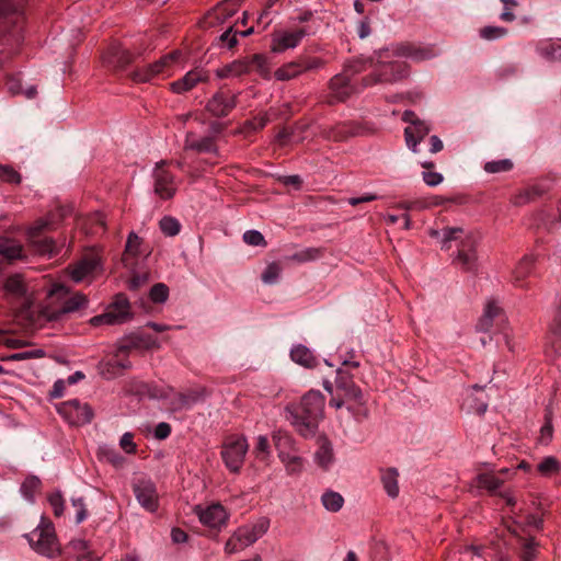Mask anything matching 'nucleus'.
I'll return each mask as SVG.
<instances>
[{
	"instance_id": "44",
	"label": "nucleus",
	"mask_w": 561,
	"mask_h": 561,
	"mask_svg": "<svg viewBox=\"0 0 561 561\" xmlns=\"http://www.w3.org/2000/svg\"><path fill=\"white\" fill-rule=\"evenodd\" d=\"M321 256V251L317 248H307L301 251L294 253L288 256V260L297 263H306L310 261H314Z\"/></svg>"
},
{
	"instance_id": "50",
	"label": "nucleus",
	"mask_w": 561,
	"mask_h": 561,
	"mask_svg": "<svg viewBox=\"0 0 561 561\" xmlns=\"http://www.w3.org/2000/svg\"><path fill=\"white\" fill-rule=\"evenodd\" d=\"M282 272V267L278 263L272 262L270 263L265 271L262 274V280L264 284L272 285L277 282L279 274Z\"/></svg>"
},
{
	"instance_id": "53",
	"label": "nucleus",
	"mask_w": 561,
	"mask_h": 561,
	"mask_svg": "<svg viewBox=\"0 0 561 561\" xmlns=\"http://www.w3.org/2000/svg\"><path fill=\"white\" fill-rule=\"evenodd\" d=\"M149 297L153 302H164L169 297L168 286L162 283L153 285L150 289Z\"/></svg>"
},
{
	"instance_id": "12",
	"label": "nucleus",
	"mask_w": 561,
	"mask_h": 561,
	"mask_svg": "<svg viewBox=\"0 0 561 561\" xmlns=\"http://www.w3.org/2000/svg\"><path fill=\"white\" fill-rule=\"evenodd\" d=\"M307 35L308 32L305 28H299L296 31H274L272 33L271 51L280 54L287 49H294Z\"/></svg>"
},
{
	"instance_id": "27",
	"label": "nucleus",
	"mask_w": 561,
	"mask_h": 561,
	"mask_svg": "<svg viewBox=\"0 0 561 561\" xmlns=\"http://www.w3.org/2000/svg\"><path fill=\"white\" fill-rule=\"evenodd\" d=\"M5 85L9 93L12 95L23 94L28 100L35 99L37 96L36 85H30L25 90L22 89L20 73L8 76Z\"/></svg>"
},
{
	"instance_id": "37",
	"label": "nucleus",
	"mask_w": 561,
	"mask_h": 561,
	"mask_svg": "<svg viewBox=\"0 0 561 561\" xmlns=\"http://www.w3.org/2000/svg\"><path fill=\"white\" fill-rule=\"evenodd\" d=\"M3 289L8 296L20 298L25 294V284L20 274L9 276L3 285Z\"/></svg>"
},
{
	"instance_id": "45",
	"label": "nucleus",
	"mask_w": 561,
	"mask_h": 561,
	"mask_svg": "<svg viewBox=\"0 0 561 561\" xmlns=\"http://www.w3.org/2000/svg\"><path fill=\"white\" fill-rule=\"evenodd\" d=\"M538 542L534 538H528L523 541L519 558L522 561H535L537 558Z\"/></svg>"
},
{
	"instance_id": "56",
	"label": "nucleus",
	"mask_w": 561,
	"mask_h": 561,
	"mask_svg": "<svg viewBox=\"0 0 561 561\" xmlns=\"http://www.w3.org/2000/svg\"><path fill=\"white\" fill-rule=\"evenodd\" d=\"M141 242V238H139L135 232H130L126 241V253L133 256L138 255Z\"/></svg>"
},
{
	"instance_id": "21",
	"label": "nucleus",
	"mask_w": 561,
	"mask_h": 561,
	"mask_svg": "<svg viewBox=\"0 0 561 561\" xmlns=\"http://www.w3.org/2000/svg\"><path fill=\"white\" fill-rule=\"evenodd\" d=\"M536 257L533 254H525L516 267L513 271L512 279L516 287L525 288L527 283L525 282L529 277L535 268Z\"/></svg>"
},
{
	"instance_id": "24",
	"label": "nucleus",
	"mask_w": 561,
	"mask_h": 561,
	"mask_svg": "<svg viewBox=\"0 0 561 561\" xmlns=\"http://www.w3.org/2000/svg\"><path fill=\"white\" fill-rule=\"evenodd\" d=\"M100 266V260L95 256L85 257L78 262L70 271L71 279L80 283L92 277Z\"/></svg>"
},
{
	"instance_id": "22",
	"label": "nucleus",
	"mask_w": 561,
	"mask_h": 561,
	"mask_svg": "<svg viewBox=\"0 0 561 561\" xmlns=\"http://www.w3.org/2000/svg\"><path fill=\"white\" fill-rule=\"evenodd\" d=\"M430 131L431 126L424 121L408 126L404 129L408 148L414 153L419 152L417 145L428 135Z\"/></svg>"
},
{
	"instance_id": "4",
	"label": "nucleus",
	"mask_w": 561,
	"mask_h": 561,
	"mask_svg": "<svg viewBox=\"0 0 561 561\" xmlns=\"http://www.w3.org/2000/svg\"><path fill=\"white\" fill-rule=\"evenodd\" d=\"M270 524V519L263 516L253 523L240 526L227 540L225 552L233 554L250 547L267 533Z\"/></svg>"
},
{
	"instance_id": "1",
	"label": "nucleus",
	"mask_w": 561,
	"mask_h": 561,
	"mask_svg": "<svg viewBox=\"0 0 561 561\" xmlns=\"http://www.w3.org/2000/svg\"><path fill=\"white\" fill-rule=\"evenodd\" d=\"M392 56L405 57L415 61L426 60L432 57L431 53L426 49L402 44L397 46L392 51H390V49H380L375 51L370 57L353 59L347 64V70L352 71V73L370 70L371 73L363 79L364 87H370L377 83H391L408 75L407 67L400 62L392 61Z\"/></svg>"
},
{
	"instance_id": "64",
	"label": "nucleus",
	"mask_w": 561,
	"mask_h": 561,
	"mask_svg": "<svg viewBox=\"0 0 561 561\" xmlns=\"http://www.w3.org/2000/svg\"><path fill=\"white\" fill-rule=\"evenodd\" d=\"M49 504L54 510L55 516L59 517L64 513V499L60 493H54L48 497Z\"/></svg>"
},
{
	"instance_id": "49",
	"label": "nucleus",
	"mask_w": 561,
	"mask_h": 561,
	"mask_svg": "<svg viewBox=\"0 0 561 561\" xmlns=\"http://www.w3.org/2000/svg\"><path fill=\"white\" fill-rule=\"evenodd\" d=\"M161 231L169 237H174L180 232V222L172 217H163L159 222Z\"/></svg>"
},
{
	"instance_id": "28",
	"label": "nucleus",
	"mask_w": 561,
	"mask_h": 561,
	"mask_svg": "<svg viewBox=\"0 0 561 561\" xmlns=\"http://www.w3.org/2000/svg\"><path fill=\"white\" fill-rule=\"evenodd\" d=\"M290 357L295 363H297L306 368H313L314 366H317L316 356L305 345H301V344L295 345L290 351Z\"/></svg>"
},
{
	"instance_id": "35",
	"label": "nucleus",
	"mask_w": 561,
	"mask_h": 561,
	"mask_svg": "<svg viewBox=\"0 0 561 561\" xmlns=\"http://www.w3.org/2000/svg\"><path fill=\"white\" fill-rule=\"evenodd\" d=\"M463 234L462 228H444L442 231L431 230V236L436 238L442 245V249L448 250L453 240H458Z\"/></svg>"
},
{
	"instance_id": "33",
	"label": "nucleus",
	"mask_w": 561,
	"mask_h": 561,
	"mask_svg": "<svg viewBox=\"0 0 561 561\" xmlns=\"http://www.w3.org/2000/svg\"><path fill=\"white\" fill-rule=\"evenodd\" d=\"M185 147L197 152H217L214 138L211 137L196 138L193 135H188L186 137Z\"/></svg>"
},
{
	"instance_id": "8",
	"label": "nucleus",
	"mask_w": 561,
	"mask_h": 561,
	"mask_svg": "<svg viewBox=\"0 0 561 561\" xmlns=\"http://www.w3.org/2000/svg\"><path fill=\"white\" fill-rule=\"evenodd\" d=\"M330 405L335 409L346 407L356 416L367 415L363 392L356 383H350L346 388L336 392L330 400Z\"/></svg>"
},
{
	"instance_id": "3",
	"label": "nucleus",
	"mask_w": 561,
	"mask_h": 561,
	"mask_svg": "<svg viewBox=\"0 0 561 561\" xmlns=\"http://www.w3.org/2000/svg\"><path fill=\"white\" fill-rule=\"evenodd\" d=\"M26 0H0V36L7 45L22 41L23 7Z\"/></svg>"
},
{
	"instance_id": "17",
	"label": "nucleus",
	"mask_w": 561,
	"mask_h": 561,
	"mask_svg": "<svg viewBox=\"0 0 561 561\" xmlns=\"http://www.w3.org/2000/svg\"><path fill=\"white\" fill-rule=\"evenodd\" d=\"M465 271H472L477 262L476 241L472 236H466L460 242L457 257L454 261Z\"/></svg>"
},
{
	"instance_id": "29",
	"label": "nucleus",
	"mask_w": 561,
	"mask_h": 561,
	"mask_svg": "<svg viewBox=\"0 0 561 561\" xmlns=\"http://www.w3.org/2000/svg\"><path fill=\"white\" fill-rule=\"evenodd\" d=\"M500 313L501 308L499 307V305L493 300L488 301L484 307L483 314L481 316L477 324V329L482 332H488L492 328L494 319Z\"/></svg>"
},
{
	"instance_id": "59",
	"label": "nucleus",
	"mask_w": 561,
	"mask_h": 561,
	"mask_svg": "<svg viewBox=\"0 0 561 561\" xmlns=\"http://www.w3.org/2000/svg\"><path fill=\"white\" fill-rule=\"evenodd\" d=\"M549 335L556 340L561 339V312L554 310V316L549 323Z\"/></svg>"
},
{
	"instance_id": "42",
	"label": "nucleus",
	"mask_w": 561,
	"mask_h": 561,
	"mask_svg": "<svg viewBox=\"0 0 561 561\" xmlns=\"http://www.w3.org/2000/svg\"><path fill=\"white\" fill-rule=\"evenodd\" d=\"M53 225V220L50 216L45 218L37 219L30 228L27 229V236L32 242H36V238H38L43 231L47 230Z\"/></svg>"
},
{
	"instance_id": "52",
	"label": "nucleus",
	"mask_w": 561,
	"mask_h": 561,
	"mask_svg": "<svg viewBox=\"0 0 561 561\" xmlns=\"http://www.w3.org/2000/svg\"><path fill=\"white\" fill-rule=\"evenodd\" d=\"M560 463L557 458L550 456L546 457L539 465L538 471L543 476H549L560 470Z\"/></svg>"
},
{
	"instance_id": "16",
	"label": "nucleus",
	"mask_w": 561,
	"mask_h": 561,
	"mask_svg": "<svg viewBox=\"0 0 561 561\" xmlns=\"http://www.w3.org/2000/svg\"><path fill=\"white\" fill-rule=\"evenodd\" d=\"M353 75L352 71L347 70L346 65L343 73H339L330 80L331 94L335 101H345L353 94L355 91L354 87L351 84V76Z\"/></svg>"
},
{
	"instance_id": "2",
	"label": "nucleus",
	"mask_w": 561,
	"mask_h": 561,
	"mask_svg": "<svg viewBox=\"0 0 561 561\" xmlns=\"http://www.w3.org/2000/svg\"><path fill=\"white\" fill-rule=\"evenodd\" d=\"M324 407V396L320 391L310 390L301 398L297 407L287 409L290 423L300 435L311 436L323 419Z\"/></svg>"
},
{
	"instance_id": "26",
	"label": "nucleus",
	"mask_w": 561,
	"mask_h": 561,
	"mask_svg": "<svg viewBox=\"0 0 561 561\" xmlns=\"http://www.w3.org/2000/svg\"><path fill=\"white\" fill-rule=\"evenodd\" d=\"M107 311L117 318L115 324H121L130 319V305L124 295H117L107 307Z\"/></svg>"
},
{
	"instance_id": "63",
	"label": "nucleus",
	"mask_w": 561,
	"mask_h": 561,
	"mask_svg": "<svg viewBox=\"0 0 561 561\" xmlns=\"http://www.w3.org/2000/svg\"><path fill=\"white\" fill-rule=\"evenodd\" d=\"M72 506L76 508V523L80 524L87 518V508L82 497L71 500Z\"/></svg>"
},
{
	"instance_id": "61",
	"label": "nucleus",
	"mask_w": 561,
	"mask_h": 561,
	"mask_svg": "<svg viewBox=\"0 0 561 561\" xmlns=\"http://www.w3.org/2000/svg\"><path fill=\"white\" fill-rule=\"evenodd\" d=\"M501 1L504 4V10L500 15L501 20H503L505 22H513L516 19L515 14L513 13V9L517 7V1L516 0H501Z\"/></svg>"
},
{
	"instance_id": "6",
	"label": "nucleus",
	"mask_w": 561,
	"mask_h": 561,
	"mask_svg": "<svg viewBox=\"0 0 561 561\" xmlns=\"http://www.w3.org/2000/svg\"><path fill=\"white\" fill-rule=\"evenodd\" d=\"M278 458L290 476L299 474L304 470V459L298 455L290 436L277 433L273 436Z\"/></svg>"
},
{
	"instance_id": "40",
	"label": "nucleus",
	"mask_w": 561,
	"mask_h": 561,
	"mask_svg": "<svg viewBox=\"0 0 561 561\" xmlns=\"http://www.w3.org/2000/svg\"><path fill=\"white\" fill-rule=\"evenodd\" d=\"M250 61V71L255 70L262 78H270V61L268 58L263 54H255L248 57Z\"/></svg>"
},
{
	"instance_id": "18",
	"label": "nucleus",
	"mask_w": 561,
	"mask_h": 561,
	"mask_svg": "<svg viewBox=\"0 0 561 561\" xmlns=\"http://www.w3.org/2000/svg\"><path fill=\"white\" fill-rule=\"evenodd\" d=\"M176 191L173 175L163 167L158 165L154 170V192L161 198L173 197Z\"/></svg>"
},
{
	"instance_id": "47",
	"label": "nucleus",
	"mask_w": 561,
	"mask_h": 561,
	"mask_svg": "<svg viewBox=\"0 0 561 561\" xmlns=\"http://www.w3.org/2000/svg\"><path fill=\"white\" fill-rule=\"evenodd\" d=\"M45 356V352L42 348L31 350V351H23L18 352L11 355H8L5 357H2V360H25V359H33V358H42Z\"/></svg>"
},
{
	"instance_id": "55",
	"label": "nucleus",
	"mask_w": 561,
	"mask_h": 561,
	"mask_svg": "<svg viewBox=\"0 0 561 561\" xmlns=\"http://www.w3.org/2000/svg\"><path fill=\"white\" fill-rule=\"evenodd\" d=\"M243 241L253 247H265L264 236L257 230H248L243 233Z\"/></svg>"
},
{
	"instance_id": "38",
	"label": "nucleus",
	"mask_w": 561,
	"mask_h": 561,
	"mask_svg": "<svg viewBox=\"0 0 561 561\" xmlns=\"http://www.w3.org/2000/svg\"><path fill=\"white\" fill-rule=\"evenodd\" d=\"M316 463L324 470H328L334 461L332 446L324 440L314 454Z\"/></svg>"
},
{
	"instance_id": "25",
	"label": "nucleus",
	"mask_w": 561,
	"mask_h": 561,
	"mask_svg": "<svg viewBox=\"0 0 561 561\" xmlns=\"http://www.w3.org/2000/svg\"><path fill=\"white\" fill-rule=\"evenodd\" d=\"M129 360H119L116 358L108 360H101L98 364L99 374L107 380L114 379L123 374L124 370L130 368Z\"/></svg>"
},
{
	"instance_id": "19",
	"label": "nucleus",
	"mask_w": 561,
	"mask_h": 561,
	"mask_svg": "<svg viewBox=\"0 0 561 561\" xmlns=\"http://www.w3.org/2000/svg\"><path fill=\"white\" fill-rule=\"evenodd\" d=\"M359 134V127L352 122L336 123L331 126H327L322 130L324 138L333 141H344L350 137Z\"/></svg>"
},
{
	"instance_id": "60",
	"label": "nucleus",
	"mask_w": 561,
	"mask_h": 561,
	"mask_svg": "<svg viewBox=\"0 0 561 561\" xmlns=\"http://www.w3.org/2000/svg\"><path fill=\"white\" fill-rule=\"evenodd\" d=\"M238 31L233 26L228 27L220 36L219 41L226 43L227 48L231 49L238 44Z\"/></svg>"
},
{
	"instance_id": "39",
	"label": "nucleus",
	"mask_w": 561,
	"mask_h": 561,
	"mask_svg": "<svg viewBox=\"0 0 561 561\" xmlns=\"http://www.w3.org/2000/svg\"><path fill=\"white\" fill-rule=\"evenodd\" d=\"M321 503L327 511L336 513L343 507L344 497L339 492L327 490L321 495Z\"/></svg>"
},
{
	"instance_id": "23",
	"label": "nucleus",
	"mask_w": 561,
	"mask_h": 561,
	"mask_svg": "<svg viewBox=\"0 0 561 561\" xmlns=\"http://www.w3.org/2000/svg\"><path fill=\"white\" fill-rule=\"evenodd\" d=\"M250 61L248 57L236 59L216 69L215 75L219 79L238 78L250 73Z\"/></svg>"
},
{
	"instance_id": "13",
	"label": "nucleus",
	"mask_w": 561,
	"mask_h": 561,
	"mask_svg": "<svg viewBox=\"0 0 561 561\" xmlns=\"http://www.w3.org/2000/svg\"><path fill=\"white\" fill-rule=\"evenodd\" d=\"M237 105V95L219 91L208 101L206 108L216 117L227 116Z\"/></svg>"
},
{
	"instance_id": "58",
	"label": "nucleus",
	"mask_w": 561,
	"mask_h": 561,
	"mask_svg": "<svg viewBox=\"0 0 561 561\" xmlns=\"http://www.w3.org/2000/svg\"><path fill=\"white\" fill-rule=\"evenodd\" d=\"M0 344L9 348H20L26 346L27 342L21 339L10 337L7 335V332L0 330Z\"/></svg>"
},
{
	"instance_id": "62",
	"label": "nucleus",
	"mask_w": 561,
	"mask_h": 561,
	"mask_svg": "<svg viewBox=\"0 0 561 561\" xmlns=\"http://www.w3.org/2000/svg\"><path fill=\"white\" fill-rule=\"evenodd\" d=\"M119 446L125 453L135 454L137 446L134 443V435L129 432L123 434V436L119 439Z\"/></svg>"
},
{
	"instance_id": "31",
	"label": "nucleus",
	"mask_w": 561,
	"mask_h": 561,
	"mask_svg": "<svg viewBox=\"0 0 561 561\" xmlns=\"http://www.w3.org/2000/svg\"><path fill=\"white\" fill-rule=\"evenodd\" d=\"M88 298L85 295L81 293H76L71 297L66 298L62 301L61 308L56 312V318H59L61 314L71 313L80 310L81 308L87 307Z\"/></svg>"
},
{
	"instance_id": "48",
	"label": "nucleus",
	"mask_w": 561,
	"mask_h": 561,
	"mask_svg": "<svg viewBox=\"0 0 561 561\" xmlns=\"http://www.w3.org/2000/svg\"><path fill=\"white\" fill-rule=\"evenodd\" d=\"M253 454L259 460L265 461L270 457V443L266 436L260 435L256 438V444Z\"/></svg>"
},
{
	"instance_id": "54",
	"label": "nucleus",
	"mask_w": 561,
	"mask_h": 561,
	"mask_svg": "<svg viewBox=\"0 0 561 561\" xmlns=\"http://www.w3.org/2000/svg\"><path fill=\"white\" fill-rule=\"evenodd\" d=\"M507 30L501 26H484L480 30V36L486 41H494L505 36Z\"/></svg>"
},
{
	"instance_id": "36",
	"label": "nucleus",
	"mask_w": 561,
	"mask_h": 561,
	"mask_svg": "<svg viewBox=\"0 0 561 561\" xmlns=\"http://www.w3.org/2000/svg\"><path fill=\"white\" fill-rule=\"evenodd\" d=\"M302 61H290L279 67L274 76L279 81L290 80L304 72Z\"/></svg>"
},
{
	"instance_id": "43",
	"label": "nucleus",
	"mask_w": 561,
	"mask_h": 561,
	"mask_svg": "<svg viewBox=\"0 0 561 561\" xmlns=\"http://www.w3.org/2000/svg\"><path fill=\"white\" fill-rule=\"evenodd\" d=\"M39 488L41 480L37 477L32 476L26 478L22 483L21 493L26 500L33 501L34 495L39 491Z\"/></svg>"
},
{
	"instance_id": "7",
	"label": "nucleus",
	"mask_w": 561,
	"mask_h": 561,
	"mask_svg": "<svg viewBox=\"0 0 561 561\" xmlns=\"http://www.w3.org/2000/svg\"><path fill=\"white\" fill-rule=\"evenodd\" d=\"M249 445L247 438L243 435H230L226 438L221 456L226 467L231 472H239L245 455L248 453Z\"/></svg>"
},
{
	"instance_id": "51",
	"label": "nucleus",
	"mask_w": 561,
	"mask_h": 561,
	"mask_svg": "<svg viewBox=\"0 0 561 561\" xmlns=\"http://www.w3.org/2000/svg\"><path fill=\"white\" fill-rule=\"evenodd\" d=\"M0 180L7 183L20 184L22 178L11 165L0 164Z\"/></svg>"
},
{
	"instance_id": "5",
	"label": "nucleus",
	"mask_w": 561,
	"mask_h": 561,
	"mask_svg": "<svg viewBox=\"0 0 561 561\" xmlns=\"http://www.w3.org/2000/svg\"><path fill=\"white\" fill-rule=\"evenodd\" d=\"M26 538L30 546L39 554L54 558L60 553V545L57 540L55 528L50 522L42 518L39 525L32 530Z\"/></svg>"
},
{
	"instance_id": "15",
	"label": "nucleus",
	"mask_w": 561,
	"mask_h": 561,
	"mask_svg": "<svg viewBox=\"0 0 561 561\" xmlns=\"http://www.w3.org/2000/svg\"><path fill=\"white\" fill-rule=\"evenodd\" d=\"M209 80L208 72L203 68H195L185 73L181 79L173 81L170 89L178 94H182L194 89L198 83Z\"/></svg>"
},
{
	"instance_id": "10",
	"label": "nucleus",
	"mask_w": 561,
	"mask_h": 561,
	"mask_svg": "<svg viewBox=\"0 0 561 561\" xmlns=\"http://www.w3.org/2000/svg\"><path fill=\"white\" fill-rule=\"evenodd\" d=\"M57 412L73 426H81L91 422L92 409L88 403H81L77 399L65 401L57 405Z\"/></svg>"
},
{
	"instance_id": "9",
	"label": "nucleus",
	"mask_w": 561,
	"mask_h": 561,
	"mask_svg": "<svg viewBox=\"0 0 561 561\" xmlns=\"http://www.w3.org/2000/svg\"><path fill=\"white\" fill-rule=\"evenodd\" d=\"M183 55L180 50H174L162 56L159 60L133 73V79L138 82H148L159 75L170 76L171 69L180 62Z\"/></svg>"
},
{
	"instance_id": "46",
	"label": "nucleus",
	"mask_w": 561,
	"mask_h": 561,
	"mask_svg": "<svg viewBox=\"0 0 561 561\" xmlns=\"http://www.w3.org/2000/svg\"><path fill=\"white\" fill-rule=\"evenodd\" d=\"M513 168V162L510 159H501L485 162L483 169L488 173L507 172Z\"/></svg>"
},
{
	"instance_id": "20",
	"label": "nucleus",
	"mask_w": 561,
	"mask_h": 561,
	"mask_svg": "<svg viewBox=\"0 0 561 561\" xmlns=\"http://www.w3.org/2000/svg\"><path fill=\"white\" fill-rule=\"evenodd\" d=\"M133 59V55L121 44H112L103 55V62L114 69L126 67Z\"/></svg>"
},
{
	"instance_id": "11",
	"label": "nucleus",
	"mask_w": 561,
	"mask_h": 561,
	"mask_svg": "<svg viewBox=\"0 0 561 561\" xmlns=\"http://www.w3.org/2000/svg\"><path fill=\"white\" fill-rule=\"evenodd\" d=\"M194 512L197 515L199 522L209 528L225 527L229 519L228 512L219 503H214L205 507L197 505L195 506Z\"/></svg>"
},
{
	"instance_id": "32",
	"label": "nucleus",
	"mask_w": 561,
	"mask_h": 561,
	"mask_svg": "<svg viewBox=\"0 0 561 561\" xmlns=\"http://www.w3.org/2000/svg\"><path fill=\"white\" fill-rule=\"evenodd\" d=\"M239 2L240 0H225L208 14V18H214L218 23H222L236 13Z\"/></svg>"
},
{
	"instance_id": "41",
	"label": "nucleus",
	"mask_w": 561,
	"mask_h": 561,
	"mask_svg": "<svg viewBox=\"0 0 561 561\" xmlns=\"http://www.w3.org/2000/svg\"><path fill=\"white\" fill-rule=\"evenodd\" d=\"M23 248L20 243L4 240L0 242V254L8 260H15L22 256Z\"/></svg>"
},
{
	"instance_id": "30",
	"label": "nucleus",
	"mask_w": 561,
	"mask_h": 561,
	"mask_svg": "<svg viewBox=\"0 0 561 561\" xmlns=\"http://www.w3.org/2000/svg\"><path fill=\"white\" fill-rule=\"evenodd\" d=\"M399 472L396 468L381 470V482L389 497L396 499L399 495L398 484Z\"/></svg>"
},
{
	"instance_id": "14",
	"label": "nucleus",
	"mask_w": 561,
	"mask_h": 561,
	"mask_svg": "<svg viewBox=\"0 0 561 561\" xmlns=\"http://www.w3.org/2000/svg\"><path fill=\"white\" fill-rule=\"evenodd\" d=\"M134 493L139 504L149 512L158 508V494L156 485L149 480H139L134 485Z\"/></svg>"
},
{
	"instance_id": "57",
	"label": "nucleus",
	"mask_w": 561,
	"mask_h": 561,
	"mask_svg": "<svg viewBox=\"0 0 561 561\" xmlns=\"http://www.w3.org/2000/svg\"><path fill=\"white\" fill-rule=\"evenodd\" d=\"M115 320L117 318L106 310L104 313L91 318L90 323L93 327L114 325Z\"/></svg>"
},
{
	"instance_id": "34",
	"label": "nucleus",
	"mask_w": 561,
	"mask_h": 561,
	"mask_svg": "<svg viewBox=\"0 0 561 561\" xmlns=\"http://www.w3.org/2000/svg\"><path fill=\"white\" fill-rule=\"evenodd\" d=\"M474 481L478 488H482L491 493H494L504 484L505 479L499 477L493 472H485L478 474Z\"/></svg>"
}]
</instances>
